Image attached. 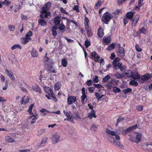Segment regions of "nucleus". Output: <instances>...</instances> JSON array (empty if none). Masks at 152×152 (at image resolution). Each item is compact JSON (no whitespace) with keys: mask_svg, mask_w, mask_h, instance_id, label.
I'll return each instance as SVG.
<instances>
[{"mask_svg":"<svg viewBox=\"0 0 152 152\" xmlns=\"http://www.w3.org/2000/svg\"><path fill=\"white\" fill-rule=\"evenodd\" d=\"M95 96L96 98L98 100H99L104 95H100L98 93L96 92L95 93Z\"/></svg>","mask_w":152,"mask_h":152,"instance_id":"obj_57","label":"nucleus"},{"mask_svg":"<svg viewBox=\"0 0 152 152\" xmlns=\"http://www.w3.org/2000/svg\"><path fill=\"white\" fill-rule=\"evenodd\" d=\"M115 78L117 79H120L123 77V75L118 72H116L114 74Z\"/></svg>","mask_w":152,"mask_h":152,"instance_id":"obj_41","label":"nucleus"},{"mask_svg":"<svg viewBox=\"0 0 152 152\" xmlns=\"http://www.w3.org/2000/svg\"><path fill=\"white\" fill-rule=\"evenodd\" d=\"M110 14L108 12H105L102 18V21L103 20V19H104L105 20L107 21H109L111 18L112 17L110 16Z\"/></svg>","mask_w":152,"mask_h":152,"instance_id":"obj_7","label":"nucleus"},{"mask_svg":"<svg viewBox=\"0 0 152 152\" xmlns=\"http://www.w3.org/2000/svg\"><path fill=\"white\" fill-rule=\"evenodd\" d=\"M85 44L86 48H88L90 45V42L87 39L85 42Z\"/></svg>","mask_w":152,"mask_h":152,"instance_id":"obj_59","label":"nucleus"},{"mask_svg":"<svg viewBox=\"0 0 152 152\" xmlns=\"http://www.w3.org/2000/svg\"><path fill=\"white\" fill-rule=\"evenodd\" d=\"M117 53V54L118 56L123 57L125 55L124 49L122 47H120Z\"/></svg>","mask_w":152,"mask_h":152,"instance_id":"obj_10","label":"nucleus"},{"mask_svg":"<svg viewBox=\"0 0 152 152\" xmlns=\"http://www.w3.org/2000/svg\"><path fill=\"white\" fill-rule=\"evenodd\" d=\"M102 4V1L100 0H98L97 3H96V4L95 6V8L96 9L99 8L100 5H101Z\"/></svg>","mask_w":152,"mask_h":152,"instance_id":"obj_53","label":"nucleus"},{"mask_svg":"<svg viewBox=\"0 0 152 152\" xmlns=\"http://www.w3.org/2000/svg\"><path fill=\"white\" fill-rule=\"evenodd\" d=\"M67 61L65 58H63L61 60V64L63 66L65 67L67 66Z\"/></svg>","mask_w":152,"mask_h":152,"instance_id":"obj_39","label":"nucleus"},{"mask_svg":"<svg viewBox=\"0 0 152 152\" xmlns=\"http://www.w3.org/2000/svg\"><path fill=\"white\" fill-rule=\"evenodd\" d=\"M106 87L108 89H110L112 88L115 86L114 83V80H113L110 82H108L106 85Z\"/></svg>","mask_w":152,"mask_h":152,"instance_id":"obj_16","label":"nucleus"},{"mask_svg":"<svg viewBox=\"0 0 152 152\" xmlns=\"http://www.w3.org/2000/svg\"><path fill=\"white\" fill-rule=\"evenodd\" d=\"M66 115L67 118V119L69 121H70L72 118L71 113L69 111L67 112L66 114Z\"/></svg>","mask_w":152,"mask_h":152,"instance_id":"obj_36","label":"nucleus"},{"mask_svg":"<svg viewBox=\"0 0 152 152\" xmlns=\"http://www.w3.org/2000/svg\"><path fill=\"white\" fill-rule=\"evenodd\" d=\"M111 39L110 37H104L103 39V43L104 45H107L110 43Z\"/></svg>","mask_w":152,"mask_h":152,"instance_id":"obj_20","label":"nucleus"},{"mask_svg":"<svg viewBox=\"0 0 152 152\" xmlns=\"http://www.w3.org/2000/svg\"><path fill=\"white\" fill-rule=\"evenodd\" d=\"M73 9L74 10H75L77 12H79V6L78 5H75L73 8Z\"/></svg>","mask_w":152,"mask_h":152,"instance_id":"obj_63","label":"nucleus"},{"mask_svg":"<svg viewBox=\"0 0 152 152\" xmlns=\"http://www.w3.org/2000/svg\"><path fill=\"white\" fill-rule=\"evenodd\" d=\"M146 29L144 27H142L140 28L139 30V32L140 33L146 34Z\"/></svg>","mask_w":152,"mask_h":152,"instance_id":"obj_43","label":"nucleus"},{"mask_svg":"<svg viewBox=\"0 0 152 152\" xmlns=\"http://www.w3.org/2000/svg\"><path fill=\"white\" fill-rule=\"evenodd\" d=\"M131 77H132L134 79H138L140 78L139 75L137 72H132Z\"/></svg>","mask_w":152,"mask_h":152,"instance_id":"obj_22","label":"nucleus"},{"mask_svg":"<svg viewBox=\"0 0 152 152\" xmlns=\"http://www.w3.org/2000/svg\"><path fill=\"white\" fill-rule=\"evenodd\" d=\"M30 40L26 38L23 37L21 38V42L22 44L25 45Z\"/></svg>","mask_w":152,"mask_h":152,"instance_id":"obj_30","label":"nucleus"},{"mask_svg":"<svg viewBox=\"0 0 152 152\" xmlns=\"http://www.w3.org/2000/svg\"><path fill=\"white\" fill-rule=\"evenodd\" d=\"M132 73V71L131 70H129L128 71H126L125 74L128 78H130L131 77Z\"/></svg>","mask_w":152,"mask_h":152,"instance_id":"obj_54","label":"nucleus"},{"mask_svg":"<svg viewBox=\"0 0 152 152\" xmlns=\"http://www.w3.org/2000/svg\"><path fill=\"white\" fill-rule=\"evenodd\" d=\"M57 26H53L51 28L52 34L54 37H56L57 35L56 30L57 29Z\"/></svg>","mask_w":152,"mask_h":152,"instance_id":"obj_17","label":"nucleus"},{"mask_svg":"<svg viewBox=\"0 0 152 152\" xmlns=\"http://www.w3.org/2000/svg\"><path fill=\"white\" fill-rule=\"evenodd\" d=\"M115 47V44L114 43H112L108 46V47L107 48V49L108 51H110L113 49Z\"/></svg>","mask_w":152,"mask_h":152,"instance_id":"obj_46","label":"nucleus"},{"mask_svg":"<svg viewBox=\"0 0 152 152\" xmlns=\"http://www.w3.org/2000/svg\"><path fill=\"white\" fill-rule=\"evenodd\" d=\"M39 111L42 113L41 114V115L42 116H45L46 115V114L45 113L46 112H47L48 113H50V112H49L48 110H46L45 109L42 108L41 110H40Z\"/></svg>","mask_w":152,"mask_h":152,"instance_id":"obj_35","label":"nucleus"},{"mask_svg":"<svg viewBox=\"0 0 152 152\" xmlns=\"http://www.w3.org/2000/svg\"><path fill=\"white\" fill-rule=\"evenodd\" d=\"M110 78V76L109 75H107L103 78L102 80V81L103 82H107Z\"/></svg>","mask_w":152,"mask_h":152,"instance_id":"obj_51","label":"nucleus"},{"mask_svg":"<svg viewBox=\"0 0 152 152\" xmlns=\"http://www.w3.org/2000/svg\"><path fill=\"white\" fill-rule=\"evenodd\" d=\"M130 85L133 86H136L138 85V83L135 80H134L131 81L129 83Z\"/></svg>","mask_w":152,"mask_h":152,"instance_id":"obj_38","label":"nucleus"},{"mask_svg":"<svg viewBox=\"0 0 152 152\" xmlns=\"http://www.w3.org/2000/svg\"><path fill=\"white\" fill-rule=\"evenodd\" d=\"M65 28V26L62 23L59 25L58 28L60 31H62L64 30Z\"/></svg>","mask_w":152,"mask_h":152,"instance_id":"obj_50","label":"nucleus"},{"mask_svg":"<svg viewBox=\"0 0 152 152\" xmlns=\"http://www.w3.org/2000/svg\"><path fill=\"white\" fill-rule=\"evenodd\" d=\"M89 20L87 17H85L84 19V25L85 28L89 27Z\"/></svg>","mask_w":152,"mask_h":152,"instance_id":"obj_32","label":"nucleus"},{"mask_svg":"<svg viewBox=\"0 0 152 152\" xmlns=\"http://www.w3.org/2000/svg\"><path fill=\"white\" fill-rule=\"evenodd\" d=\"M11 48L12 50H14L17 48H19L21 49H22V47L20 45L16 44L14 45Z\"/></svg>","mask_w":152,"mask_h":152,"instance_id":"obj_42","label":"nucleus"},{"mask_svg":"<svg viewBox=\"0 0 152 152\" xmlns=\"http://www.w3.org/2000/svg\"><path fill=\"white\" fill-rule=\"evenodd\" d=\"M96 116L95 115V111L94 110H92L90 113L88 114L87 118L90 119H91L93 118H96Z\"/></svg>","mask_w":152,"mask_h":152,"instance_id":"obj_18","label":"nucleus"},{"mask_svg":"<svg viewBox=\"0 0 152 152\" xmlns=\"http://www.w3.org/2000/svg\"><path fill=\"white\" fill-rule=\"evenodd\" d=\"M5 140L6 142L9 143H12L14 142V140L9 136L5 137Z\"/></svg>","mask_w":152,"mask_h":152,"instance_id":"obj_25","label":"nucleus"},{"mask_svg":"<svg viewBox=\"0 0 152 152\" xmlns=\"http://www.w3.org/2000/svg\"><path fill=\"white\" fill-rule=\"evenodd\" d=\"M60 138V134L58 132H55L52 134L50 139L53 144L57 143L59 141Z\"/></svg>","mask_w":152,"mask_h":152,"instance_id":"obj_2","label":"nucleus"},{"mask_svg":"<svg viewBox=\"0 0 152 152\" xmlns=\"http://www.w3.org/2000/svg\"><path fill=\"white\" fill-rule=\"evenodd\" d=\"M132 91V89L130 88H128L127 89H124L123 90L122 92L124 94H126L129 92H130Z\"/></svg>","mask_w":152,"mask_h":152,"instance_id":"obj_48","label":"nucleus"},{"mask_svg":"<svg viewBox=\"0 0 152 152\" xmlns=\"http://www.w3.org/2000/svg\"><path fill=\"white\" fill-rule=\"evenodd\" d=\"M46 129L44 128H41L38 130L37 134L39 136H41L45 133Z\"/></svg>","mask_w":152,"mask_h":152,"instance_id":"obj_24","label":"nucleus"},{"mask_svg":"<svg viewBox=\"0 0 152 152\" xmlns=\"http://www.w3.org/2000/svg\"><path fill=\"white\" fill-rule=\"evenodd\" d=\"M33 89L35 91L38 92L39 93H41V89L38 86H37L35 87H33Z\"/></svg>","mask_w":152,"mask_h":152,"instance_id":"obj_44","label":"nucleus"},{"mask_svg":"<svg viewBox=\"0 0 152 152\" xmlns=\"http://www.w3.org/2000/svg\"><path fill=\"white\" fill-rule=\"evenodd\" d=\"M106 132L108 135L112 136L108 138V140L110 142L112 143L113 144L118 146L121 149L123 148V146L120 143V142L115 140L114 138L113 137V136H115L117 140H119L120 139V136L118 135H117L115 132L107 129L106 130Z\"/></svg>","mask_w":152,"mask_h":152,"instance_id":"obj_1","label":"nucleus"},{"mask_svg":"<svg viewBox=\"0 0 152 152\" xmlns=\"http://www.w3.org/2000/svg\"><path fill=\"white\" fill-rule=\"evenodd\" d=\"M133 13L131 12H128L126 14V17L129 19H132L133 15Z\"/></svg>","mask_w":152,"mask_h":152,"instance_id":"obj_45","label":"nucleus"},{"mask_svg":"<svg viewBox=\"0 0 152 152\" xmlns=\"http://www.w3.org/2000/svg\"><path fill=\"white\" fill-rule=\"evenodd\" d=\"M76 101V98L75 96H69L67 98L68 104H70Z\"/></svg>","mask_w":152,"mask_h":152,"instance_id":"obj_8","label":"nucleus"},{"mask_svg":"<svg viewBox=\"0 0 152 152\" xmlns=\"http://www.w3.org/2000/svg\"><path fill=\"white\" fill-rule=\"evenodd\" d=\"M5 74L9 77L11 79L13 80L15 79L13 74L12 71H9L7 69H5Z\"/></svg>","mask_w":152,"mask_h":152,"instance_id":"obj_9","label":"nucleus"},{"mask_svg":"<svg viewBox=\"0 0 152 152\" xmlns=\"http://www.w3.org/2000/svg\"><path fill=\"white\" fill-rule=\"evenodd\" d=\"M90 58L93 59L95 61L99 62V56L96 52H94L91 53L90 55Z\"/></svg>","mask_w":152,"mask_h":152,"instance_id":"obj_6","label":"nucleus"},{"mask_svg":"<svg viewBox=\"0 0 152 152\" xmlns=\"http://www.w3.org/2000/svg\"><path fill=\"white\" fill-rule=\"evenodd\" d=\"M97 129V127L94 124H92L90 128V129L94 132Z\"/></svg>","mask_w":152,"mask_h":152,"instance_id":"obj_56","label":"nucleus"},{"mask_svg":"<svg viewBox=\"0 0 152 152\" xmlns=\"http://www.w3.org/2000/svg\"><path fill=\"white\" fill-rule=\"evenodd\" d=\"M135 47L136 50L137 51L140 52L141 51V49L139 47L138 45L137 44L135 45Z\"/></svg>","mask_w":152,"mask_h":152,"instance_id":"obj_62","label":"nucleus"},{"mask_svg":"<svg viewBox=\"0 0 152 152\" xmlns=\"http://www.w3.org/2000/svg\"><path fill=\"white\" fill-rule=\"evenodd\" d=\"M151 77V75L147 74L142 76L141 79L142 80L145 81L150 79Z\"/></svg>","mask_w":152,"mask_h":152,"instance_id":"obj_21","label":"nucleus"},{"mask_svg":"<svg viewBox=\"0 0 152 152\" xmlns=\"http://www.w3.org/2000/svg\"><path fill=\"white\" fill-rule=\"evenodd\" d=\"M136 109L138 111H141L143 110V107L142 106L138 105Z\"/></svg>","mask_w":152,"mask_h":152,"instance_id":"obj_64","label":"nucleus"},{"mask_svg":"<svg viewBox=\"0 0 152 152\" xmlns=\"http://www.w3.org/2000/svg\"><path fill=\"white\" fill-rule=\"evenodd\" d=\"M140 18V16L139 15H136L134 18L132 22V26H135Z\"/></svg>","mask_w":152,"mask_h":152,"instance_id":"obj_11","label":"nucleus"},{"mask_svg":"<svg viewBox=\"0 0 152 152\" xmlns=\"http://www.w3.org/2000/svg\"><path fill=\"white\" fill-rule=\"evenodd\" d=\"M11 3V2L9 1L8 0H5L2 3V4H4L6 5H9Z\"/></svg>","mask_w":152,"mask_h":152,"instance_id":"obj_61","label":"nucleus"},{"mask_svg":"<svg viewBox=\"0 0 152 152\" xmlns=\"http://www.w3.org/2000/svg\"><path fill=\"white\" fill-rule=\"evenodd\" d=\"M48 139V137H44L41 140V144H44L46 143L47 142Z\"/></svg>","mask_w":152,"mask_h":152,"instance_id":"obj_52","label":"nucleus"},{"mask_svg":"<svg viewBox=\"0 0 152 152\" xmlns=\"http://www.w3.org/2000/svg\"><path fill=\"white\" fill-rule=\"evenodd\" d=\"M31 115L27 119V121L28 122L30 121L31 123L32 124L34 123L36 120L38 118V115L37 113H34Z\"/></svg>","mask_w":152,"mask_h":152,"instance_id":"obj_4","label":"nucleus"},{"mask_svg":"<svg viewBox=\"0 0 152 152\" xmlns=\"http://www.w3.org/2000/svg\"><path fill=\"white\" fill-rule=\"evenodd\" d=\"M113 91L115 93H118L121 91V89L117 87H114L113 88Z\"/></svg>","mask_w":152,"mask_h":152,"instance_id":"obj_49","label":"nucleus"},{"mask_svg":"<svg viewBox=\"0 0 152 152\" xmlns=\"http://www.w3.org/2000/svg\"><path fill=\"white\" fill-rule=\"evenodd\" d=\"M54 23L56 25H57L59 24L61 21V18L58 16L56 17L54 19Z\"/></svg>","mask_w":152,"mask_h":152,"instance_id":"obj_29","label":"nucleus"},{"mask_svg":"<svg viewBox=\"0 0 152 152\" xmlns=\"http://www.w3.org/2000/svg\"><path fill=\"white\" fill-rule=\"evenodd\" d=\"M120 60V59L118 58H116L113 61L112 64L114 66V69H117V67L118 66V64L120 63L119 62Z\"/></svg>","mask_w":152,"mask_h":152,"instance_id":"obj_13","label":"nucleus"},{"mask_svg":"<svg viewBox=\"0 0 152 152\" xmlns=\"http://www.w3.org/2000/svg\"><path fill=\"white\" fill-rule=\"evenodd\" d=\"M51 5V3L48 2L46 3L44 6L42 8V10L44 13H46V12L50 9Z\"/></svg>","mask_w":152,"mask_h":152,"instance_id":"obj_5","label":"nucleus"},{"mask_svg":"<svg viewBox=\"0 0 152 152\" xmlns=\"http://www.w3.org/2000/svg\"><path fill=\"white\" fill-rule=\"evenodd\" d=\"M38 23L39 25L42 26H45L47 25V22L43 19H40L38 21Z\"/></svg>","mask_w":152,"mask_h":152,"instance_id":"obj_27","label":"nucleus"},{"mask_svg":"<svg viewBox=\"0 0 152 152\" xmlns=\"http://www.w3.org/2000/svg\"><path fill=\"white\" fill-rule=\"evenodd\" d=\"M98 77L97 76H95L93 78L92 80L95 83H97L99 82Z\"/></svg>","mask_w":152,"mask_h":152,"instance_id":"obj_58","label":"nucleus"},{"mask_svg":"<svg viewBox=\"0 0 152 152\" xmlns=\"http://www.w3.org/2000/svg\"><path fill=\"white\" fill-rule=\"evenodd\" d=\"M98 36L100 37H102L104 35L103 30L101 27L99 28L98 30Z\"/></svg>","mask_w":152,"mask_h":152,"instance_id":"obj_23","label":"nucleus"},{"mask_svg":"<svg viewBox=\"0 0 152 152\" xmlns=\"http://www.w3.org/2000/svg\"><path fill=\"white\" fill-rule=\"evenodd\" d=\"M122 64L121 63H118V66L117 69H120L121 71H123L126 69V66H122Z\"/></svg>","mask_w":152,"mask_h":152,"instance_id":"obj_37","label":"nucleus"},{"mask_svg":"<svg viewBox=\"0 0 152 152\" xmlns=\"http://www.w3.org/2000/svg\"><path fill=\"white\" fill-rule=\"evenodd\" d=\"M44 89L45 92L48 94L49 96L52 95L53 93L52 90L48 87L45 86L44 88Z\"/></svg>","mask_w":152,"mask_h":152,"instance_id":"obj_14","label":"nucleus"},{"mask_svg":"<svg viewBox=\"0 0 152 152\" xmlns=\"http://www.w3.org/2000/svg\"><path fill=\"white\" fill-rule=\"evenodd\" d=\"M143 1V0H139L138 1V6H136L135 7V9L137 10L138 11H139L140 10V7L142 6L143 4L142 3Z\"/></svg>","mask_w":152,"mask_h":152,"instance_id":"obj_26","label":"nucleus"},{"mask_svg":"<svg viewBox=\"0 0 152 152\" xmlns=\"http://www.w3.org/2000/svg\"><path fill=\"white\" fill-rule=\"evenodd\" d=\"M126 1V0H118L117 4L118 5H121L122 4Z\"/></svg>","mask_w":152,"mask_h":152,"instance_id":"obj_60","label":"nucleus"},{"mask_svg":"<svg viewBox=\"0 0 152 152\" xmlns=\"http://www.w3.org/2000/svg\"><path fill=\"white\" fill-rule=\"evenodd\" d=\"M49 77V74L48 73H46L44 75V76L41 75L39 78L40 80H46Z\"/></svg>","mask_w":152,"mask_h":152,"instance_id":"obj_33","label":"nucleus"},{"mask_svg":"<svg viewBox=\"0 0 152 152\" xmlns=\"http://www.w3.org/2000/svg\"><path fill=\"white\" fill-rule=\"evenodd\" d=\"M34 106V104H33L30 105L29 107V109L28 110V112L29 113L30 115H31L33 114V113L32 112V110Z\"/></svg>","mask_w":152,"mask_h":152,"instance_id":"obj_40","label":"nucleus"},{"mask_svg":"<svg viewBox=\"0 0 152 152\" xmlns=\"http://www.w3.org/2000/svg\"><path fill=\"white\" fill-rule=\"evenodd\" d=\"M31 54L32 57L34 58L37 57L38 56V53L34 48H33L31 51Z\"/></svg>","mask_w":152,"mask_h":152,"instance_id":"obj_19","label":"nucleus"},{"mask_svg":"<svg viewBox=\"0 0 152 152\" xmlns=\"http://www.w3.org/2000/svg\"><path fill=\"white\" fill-rule=\"evenodd\" d=\"M134 137H136V138L134 139H131L132 142L138 143L140 141L142 137V135L141 133L135 132L134 134Z\"/></svg>","mask_w":152,"mask_h":152,"instance_id":"obj_3","label":"nucleus"},{"mask_svg":"<svg viewBox=\"0 0 152 152\" xmlns=\"http://www.w3.org/2000/svg\"><path fill=\"white\" fill-rule=\"evenodd\" d=\"M24 98H22V101L21 102V104H25L27 103L29 101V99L27 97L26 99L24 100Z\"/></svg>","mask_w":152,"mask_h":152,"instance_id":"obj_47","label":"nucleus"},{"mask_svg":"<svg viewBox=\"0 0 152 152\" xmlns=\"http://www.w3.org/2000/svg\"><path fill=\"white\" fill-rule=\"evenodd\" d=\"M88 36V37H91L93 35V34L91 32V31L90 27L85 28Z\"/></svg>","mask_w":152,"mask_h":152,"instance_id":"obj_31","label":"nucleus"},{"mask_svg":"<svg viewBox=\"0 0 152 152\" xmlns=\"http://www.w3.org/2000/svg\"><path fill=\"white\" fill-rule=\"evenodd\" d=\"M82 94L81 97V102L83 104L84 103V100L87 97V96L85 94V88L83 87L82 89Z\"/></svg>","mask_w":152,"mask_h":152,"instance_id":"obj_12","label":"nucleus"},{"mask_svg":"<svg viewBox=\"0 0 152 152\" xmlns=\"http://www.w3.org/2000/svg\"><path fill=\"white\" fill-rule=\"evenodd\" d=\"M121 9H117L112 14V17L115 18H117L121 13Z\"/></svg>","mask_w":152,"mask_h":152,"instance_id":"obj_15","label":"nucleus"},{"mask_svg":"<svg viewBox=\"0 0 152 152\" xmlns=\"http://www.w3.org/2000/svg\"><path fill=\"white\" fill-rule=\"evenodd\" d=\"M32 32L31 31H29L26 34V37L29 40H31V37L32 36Z\"/></svg>","mask_w":152,"mask_h":152,"instance_id":"obj_34","label":"nucleus"},{"mask_svg":"<svg viewBox=\"0 0 152 152\" xmlns=\"http://www.w3.org/2000/svg\"><path fill=\"white\" fill-rule=\"evenodd\" d=\"M8 28L10 31H13L15 29V26L12 25H10L8 26Z\"/></svg>","mask_w":152,"mask_h":152,"instance_id":"obj_55","label":"nucleus"},{"mask_svg":"<svg viewBox=\"0 0 152 152\" xmlns=\"http://www.w3.org/2000/svg\"><path fill=\"white\" fill-rule=\"evenodd\" d=\"M61 86V84L60 82H57L55 85L54 88L55 90H58Z\"/></svg>","mask_w":152,"mask_h":152,"instance_id":"obj_28","label":"nucleus"}]
</instances>
